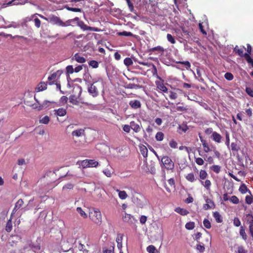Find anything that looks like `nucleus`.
<instances>
[{
	"mask_svg": "<svg viewBox=\"0 0 253 253\" xmlns=\"http://www.w3.org/2000/svg\"><path fill=\"white\" fill-rule=\"evenodd\" d=\"M89 218L96 224H100L102 221V215L97 209H92L89 212Z\"/></svg>",
	"mask_w": 253,
	"mask_h": 253,
	"instance_id": "f257e3e1",
	"label": "nucleus"
},
{
	"mask_svg": "<svg viewBox=\"0 0 253 253\" xmlns=\"http://www.w3.org/2000/svg\"><path fill=\"white\" fill-rule=\"evenodd\" d=\"M40 17L49 21L50 23L53 25H56L58 26L62 27V26H65L64 22L60 18V17L52 15L50 16L48 18L44 17L43 16L39 14Z\"/></svg>",
	"mask_w": 253,
	"mask_h": 253,
	"instance_id": "f03ea898",
	"label": "nucleus"
},
{
	"mask_svg": "<svg viewBox=\"0 0 253 253\" xmlns=\"http://www.w3.org/2000/svg\"><path fill=\"white\" fill-rule=\"evenodd\" d=\"M161 163L167 170L173 171L174 168V164L169 156L162 157Z\"/></svg>",
	"mask_w": 253,
	"mask_h": 253,
	"instance_id": "7ed1b4c3",
	"label": "nucleus"
},
{
	"mask_svg": "<svg viewBox=\"0 0 253 253\" xmlns=\"http://www.w3.org/2000/svg\"><path fill=\"white\" fill-rule=\"evenodd\" d=\"M81 166L83 168L97 167L98 162L94 160L85 159L81 161Z\"/></svg>",
	"mask_w": 253,
	"mask_h": 253,
	"instance_id": "20e7f679",
	"label": "nucleus"
},
{
	"mask_svg": "<svg viewBox=\"0 0 253 253\" xmlns=\"http://www.w3.org/2000/svg\"><path fill=\"white\" fill-rule=\"evenodd\" d=\"M62 74V72L58 70L56 72L52 74L48 77V83L50 85L56 84L57 79L59 78Z\"/></svg>",
	"mask_w": 253,
	"mask_h": 253,
	"instance_id": "39448f33",
	"label": "nucleus"
},
{
	"mask_svg": "<svg viewBox=\"0 0 253 253\" xmlns=\"http://www.w3.org/2000/svg\"><path fill=\"white\" fill-rule=\"evenodd\" d=\"M246 219L247 223L249 225L250 234L253 239V215L251 213L247 214Z\"/></svg>",
	"mask_w": 253,
	"mask_h": 253,
	"instance_id": "423d86ee",
	"label": "nucleus"
},
{
	"mask_svg": "<svg viewBox=\"0 0 253 253\" xmlns=\"http://www.w3.org/2000/svg\"><path fill=\"white\" fill-rule=\"evenodd\" d=\"M246 219L247 223L249 225L250 234L253 239V215L251 213L247 214Z\"/></svg>",
	"mask_w": 253,
	"mask_h": 253,
	"instance_id": "0eeeda50",
	"label": "nucleus"
},
{
	"mask_svg": "<svg viewBox=\"0 0 253 253\" xmlns=\"http://www.w3.org/2000/svg\"><path fill=\"white\" fill-rule=\"evenodd\" d=\"M181 36L183 37V39L185 40H188L189 41L191 37L193 36V33L191 30H190L189 29H186L184 27L181 28Z\"/></svg>",
	"mask_w": 253,
	"mask_h": 253,
	"instance_id": "6e6552de",
	"label": "nucleus"
},
{
	"mask_svg": "<svg viewBox=\"0 0 253 253\" xmlns=\"http://www.w3.org/2000/svg\"><path fill=\"white\" fill-rule=\"evenodd\" d=\"M82 30H89L91 31L94 32H99L100 31V29L97 27H93L88 26L83 21L79 22V24L78 25Z\"/></svg>",
	"mask_w": 253,
	"mask_h": 253,
	"instance_id": "1a4fd4ad",
	"label": "nucleus"
},
{
	"mask_svg": "<svg viewBox=\"0 0 253 253\" xmlns=\"http://www.w3.org/2000/svg\"><path fill=\"white\" fill-rule=\"evenodd\" d=\"M123 220L124 222H127L130 224H133L137 221V220L133 215L126 213H125V215L123 216Z\"/></svg>",
	"mask_w": 253,
	"mask_h": 253,
	"instance_id": "9d476101",
	"label": "nucleus"
},
{
	"mask_svg": "<svg viewBox=\"0 0 253 253\" xmlns=\"http://www.w3.org/2000/svg\"><path fill=\"white\" fill-rule=\"evenodd\" d=\"M206 204L203 205V209L205 210H208L211 209H214L215 207L214 202L208 197L205 198Z\"/></svg>",
	"mask_w": 253,
	"mask_h": 253,
	"instance_id": "9b49d317",
	"label": "nucleus"
},
{
	"mask_svg": "<svg viewBox=\"0 0 253 253\" xmlns=\"http://www.w3.org/2000/svg\"><path fill=\"white\" fill-rule=\"evenodd\" d=\"M87 90L89 94L93 97H97L99 95L97 88L94 85V84H91L88 87Z\"/></svg>",
	"mask_w": 253,
	"mask_h": 253,
	"instance_id": "f8f14e48",
	"label": "nucleus"
},
{
	"mask_svg": "<svg viewBox=\"0 0 253 253\" xmlns=\"http://www.w3.org/2000/svg\"><path fill=\"white\" fill-rule=\"evenodd\" d=\"M78 88L79 90V93L78 97H76L75 95H71L69 97L70 102H71L74 105H78L79 103V101L78 100V98H79V97L80 96L82 93V87L80 86H78Z\"/></svg>",
	"mask_w": 253,
	"mask_h": 253,
	"instance_id": "ddd939ff",
	"label": "nucleus"
},
{
	"mask_svg": "<svg viewBox=\"0 0 253 253\" xmlns=\"http://www.w3.org/2000/svg\"><path fill=\"white\" fill-rule=\"evenodd\" d=\"M34 98L38 103V104H34L33 105V107L34 109H37L38 110L40 111L47 107V104L48 103L47 101H45L42 104H40L38 100L36 99L35 97H34Z\"/></svg>",
	"mask_w": 253,
	"mask_h": 253,
	"instance_id": "4468645a",
	"label": "nucleus"
},
{
	"mask_svg": "<svg viewBox=\"0 0 253 253\" xmlns=\"http://www.w3.org/2000/svg\"><path fill=\"white\" fill-rule=\"evenodd\" d=\"M244 49H246L244 46L243 48H240L238 45H236L233 49V52L237 54L241 57H244L246 58L245 53H244Z\"/></svg>",
	"mask_w": 253,
	"mask_h": 253,
	"instance_id": "2eb2a0df",
	"label": "nucleus"
},
{
	"mask_svg": "<svg viewBox=\"0 0 253 253\" xmlns=\"http://www.w3.org/2000/svg\"><path fill=\"white\" fill-rule=\"evenodd\" d=\"M211 137L213 141L217 143H220L221 142V139L222 137L219 133H217L216 131H214L213 132H212V134L211 135Z\"/></svg>",
	"mask_w": 253,
	"mask_h": 253,
	"instance_id": "dca6fc26",
	"label": "nucleus"
},
{
	"mask_svg": "<svg viewBox=\"0 0 253 253\" xmlns=\"http://www.w3.org/2000/svg\"><path fill=\"white\" fill-rule=\"evenodd\" d=\"M129 104L133 109H138L141 107V104L140 101L138 100H132L129 101Z\"/></svg>",
	"mask_w": 253,
	"mask_h": 253,
	"instance_id": "f3484780",
	"label": "nucleus"
},
{
	"mask_svg": "<svg viewBox=\"0 0 253 253\" xmlns=\"http://www.w3.org/2000/svg\"><path fill=\"white\" fill-rule=\"evenodd\" d=\"M168 182L169 185H170L171 188L168 187V186L166 184L165 185V188L168 192L170 193L171 188H174L175 181L173 178H171L168 180Z\"/></svg>",
	"mask_w": 253,
	"mask_h": 253,
	"instance_id": "a211bd4d",
	"label": "nucleus"
},
{
	"mask_svg": "<svg viewBox=\"0 0 253 253\" xmlns=\"http://www.w3.org/2000/svg\"><path fill=\"white\" fill-rule=\"evenodd\" d=\"M24 204V201L22 199H20L18 200V201L16 203L14 208L13 209L12 214H14L18 210H19L20 208H21Z\"/></svg>",
	"mask_w": 253,
	"mask_h": 253,
	"instance_id": "6ab92c4d",
	"label": "nucleus"
},
{
	"mask_svg": "<svg viewBox=\"0 0 253 253\" xmlns=\"http://www.w3.org/2000/svg\"><path fill=\"white\" fill-rule=\"evenodd\" d=\"M156 84L157 86V87L160 89V90L164 92H167L168 91V88L164 85L163 83L161 82L160 81H157L156 82Z\"/></svg>",
	"mask_w": 253,
	"mask_h": 253,
	"instance_id": "aec40b11",
	"label": "nucleus"
},
{
	"mask_svg": "<svg viewBox=\"0 0 253 253\" xmlns=\"http://www.w3.org/2000/svg\"><path fill=\"white\" fill-rule=\"evenodd\" d=\"M130 126L131 128L135 132H138L141 130V127L140 126L136 123L134 121H131L130 123Z\"/></svg>",
	"mask_w": 253,
	"mask_h": 253,
	"instance_id": "412c9836",
	"label": "nucleus"
},
{
	"mask_svg": "<svg viewBox=\"0 0 253 253\" xmlns=\"http://www.w3.org/2000/svg\"><path fill=\"white\" fill-rule=\"evenodd\" d=\"M200 138L201 139V141L202 143V145H203V147L204 148V151L206 153H208V152L211 151V149L210 146L209 145L207 142L205 140L202 139L200 136Z\"/></svg>",
	"mask_w": 253,
	"mask_h": 253,
	"instance_id": "4be33fe9",
	"label": "nucleus"
},
{
	"mask_svg": "<svg viewBox=\"0 0 253 253\" xmlns=\"http://www.w3.org/2000/svg\"><path fill=\"white\" fill-rule=\"evenodd\" d=\"M73 59L80 63H84L86 61V59L84 57L80 55L79 53L75 54L73 57Z\"/></svg>",
	"mask_w": 253,
	"mask_h": 253,
	"instance_id": "5701e85b",
	"label": "nucleus"
},
{
	"mask_svg": "<svg viewBox=\"0 0 253 253\" xmlns=\"http://www.w3.org/2000/svg\"><path fill=\"white\" fill-rule=\"evenodd\" d=\"M84 134V129H79L75 130H74L72 132V135L73 136L76 137H80L81 136Z\"/></svg>",
	"mask_w": 253,
	"mask_h": 253,
	"instance_id": "b1692460",
	"label": "nucleus"
},
{
	"mask_svg": "<svg viewBox=\"0 0 253 253\" xmlns=\"http://www.w3.org/2000/svg\"><path fill=\"white\" fill-rule=\"evenodd\" d=\"M213 216L215 218V220L217 223H221L222 222V217L219 212H213Z\"/></svg>",
	"mask_w": 253,
	"mask_h": 253,
	"instance_id": "393cba45",
	"label": "nucleus"
},
{
	"mask_svg": "<svg viewBox=\"0 0 253 253\" xmlns=\"http://www.w3.org/2000/svg\"><path fill=\"white\" fill-rule=\"evenodd\" d=\"M12 216L11 214V216ZM12 229V217H10V219L8 220L5 226V230L7 232H10Z\"/></svg>",
	"mask_w": 253,
	"mask_h": 253,
	"instance_id": "a878e982",
	"label": "nucleus"
},
{
	"mask_svg": "<svg viewBox=\"0 0 253 253\" xmlns=\"http://www.w3.org/2000/svg\"><path fill=\"white\" fill-rule=\"evenodd\" d=\"M54 111L55 112V114L57 116L60 117L64 116L67 113L66 110L63 108H59L57 110H54Z\"/></svg>",
	"mask_w": 253,
	"mask_h": 253,
	"instance_id": "bb28decb",
	"label": "nucleus"
},
{
	"mask_svg": "<svg viewBox=\"0 0 253 253\" xmlns=\"http://www.w3.org/2000/svg\"><path fill=\"white\" fill-rule=\"evenodd\" d=\"M140 151L141 154L144 158L148 156V149L146 147L143 145L140 146Z\"/></svg>",
	"mask_w": 253,
	"mask_h": 253,
	"instance_id": "cd10ccee",
	"label": "nucleus"
},
{
	"mask_svg": "<svg viewBox=\"0 0 253 253\" xmlns=\"http://www.w3.org/2000/svg\"><path fill=\"white\" fill-rule=\"evenodd\" d=\"M185 178L187 181L190 182H194L196 180L195 175L193 172L187 174L185 176Z\"/></svg>",
	"mask_w": 253,
	"mask_h": 253,
	"instance_id": "c85d7f7f",
	"label": "nucleus"
},
{
	"mask_svg": "<svg viewBox=\"0 0 253 253\" xmlns=\"http://www.w3.org/2000/svg\"><path fill=\"white\" fill-rule=\"evenodd\" d=\"M249 193H250V195H247L245 197V202L248 205H251L253 204V196L251 194V192L250 190H249Z\"/></svg>",
	"mask_w": 253,
	"mask_h": 253,
	"instance_id": "c756f323",
	"label": "nucleus"
},
{
	"mask_svg": "<svg viewBox=\"0 0 253 253\" xmlns=\"http://www.w3.org/2000/svg\"><path fill=\"white\" fill-rule=\"evenodd\" d=\"M19 4V2H18V0H12L8 2L7 3H3L1 6L2 7H6L10 5H17Z\"/></svg>",
	"mask_w": 253,
	"mask_h": 253,
	"instance_id": "7c9ffc66",
	"label": "nucleus"
},
{
	"mask_svg": "<svg viewBox=\"0 0 253 253\" xmlns=\"http://www.w3.org/2000/svg\"><path fill=\"white\" fill-rule=\"evenodd\" d=\"M175 211L182 215H186L189 213V211L185 209L177 208Z\"/></svg>",
	"mask_w": 253,
	"mask_h": 253,
	"instance_id": "2f4dec72",
	"label": "nucleus"
},
{
	"mask_svg": "<svg viewBox=\"0 0 253 253\" xmlns=\"http://www.w3.org/2000/svg\"><path fill=\"white\" fill-rule=\"evenodd\" d=\"M240 235L244 240L246 241L247 240V235L246 233L245 229L243 226L240 227Z\"/></svg>",
	"mask_w": 253,
	"mask_h": 253,
	"instance_id": "473e14b6",
	"label": "nucleus"
},
{
	"mask_svg": "<svg viewBox=\"0 0 253 253\" xmlns=\"http://www.w3.org/2000/svg\"><path fill=\"white\" fill-rule=\"evenodd\" d=\"M47 88V84L44 82H41L39 84L37 90L38 91H43Z\"/></svg>",
	"mask_w": 253,
	"mask_h": 253,
	"instance_id": "72a5a7b5",
	"label": "nucleus"
},
{
	"mask_svg": "<svg viewBox=\"0 0 253 253\" xmlns=\"http://www.w3.org/2000/svg\"><path fill=\"white\" fill-rule=\"evenodd\" d=\"M201 184L206 188L207 190H209L210 189L211 183L210 180L207 179L205 182L202 181Z\"/></svg>",
	"mask_w": 253,
	"mask_h": 253,
	"instance_id": "f704fd0d",
	"label": "nucleus"
},
{
	"mask_svg": "<svg viewBox=\"0 0 253 253\" xmlns=\"http://www.w3.org/2000/svg\"><path fill=\"white\" fill-rule=\"evenodd\" d=\"M117 191L119 193V197L120 199L125 200L127 198V195L126 191H120L119 190H117Z\"/></svg>",
	"mask_w": 253,
	"mask_h": 253,
	"instance_id": "c9c22d12",
	"label": "nucleus"
},
{
	"mask_svg": "<svg viewBox=\"0 0 253 253\" xmlns=\"http://www.w3.org/2000/svg\"><path fill=\"white\" fill-rule=\"evenodd\" d=\"M239 190L242 194H245L247 192H249V190L248 189L246 185L243 183L240 186Z\"/></svg>",
	"mask_w": 253,
	"mask_h": 253,
	"instance_id": "e433bc0d",
	"label": "nucleus"
},
{
	"mask_svg": "<svg viewBox=\"0 0 253 253\" xmlns=\"http://www.w3.org/2000/svg\"><path fill=\"white\" fill-rule=\"evenodd\" d=\"M149 51L150 52H154L155 51H158L160 52H163L164 51V49L163 47L159 45V46H156V47H154L149 49Z\"/></svg>",
	"mask_w": 253,
	"mask_h": 253,
	"instance_id": "4c0bfd02",
	"label": "nucleus"
},
{
	"mask_svg": "<svg viewBox=\"0 0 253 253\" xmlns=\"http://www.w3.org/2000/svg\"><path fill=\"white\" fill-rule=\"evenodd\" d=\"M126 87L129 89H137L140 88V86L135 84L129 83L126 84Z\"/></svg>",
	"mask_w": 253,
	"mask_h": 253,
	"instance_id": "58836bf2",
	"label": "nucleus"
},
{
	"mask_svg": "<svg viewBox=\"0 0 253 253\" xmlns=\"http://www.w3.org/2000/svg\"><path fill=\"white\" fill-rule=\"evenodd\" d=\"M164 134L161 131L158 132L155 136L156 139L159 141H162L164 139Z\"/></svg>",
	"mask_w": 253,
	"mask_h": 253,
	"instance_id": "ea45409f",
	"label": "nucleus"
},
{
	"mask_svg": "<svg viewBox=\"0 0 253 253\" xmlns=\"http://www.w3.org/2000/svg\"><path fill=\"white\" fill-rule=\"evenodd\" d=\"M31 249L35 253H38L40 251L41 247L39 244L32 245L31 246Z\"/></svg>",
	"mask_w": 253,
	"mask_h": 253,
	"instance_id": "a19ab883",
	"label": "nucleus"
},
{
	"mask_svg": "<svg viewBox=\"0 0 253 253\" xmlns=\"http://www.w3.org/2000/svg\"><path fill=\"white\" fill-rule=\"evenodd\" d=\"M245 113L248 118H251L253 116V109L251 107L245 109Z\"/></svg>",
	"mask_w": 253,
	"mask_h": 253,
	"instance_id": "79ce46f5",
	"label": "nucleus"
},
{
	"mask_svg": "<svg viewBox=\"0 0 253 253\" xmlns=\"http://www.w3.org/2000/svg\"><path fill=\"white\" fill-rule=\"evenodd\" d=\"M118 35L122 36H127V37H134V35L131 32L123 31L118 33Z\"/></svg>",
	"mask_w": 253,
	"mask_h": 253,
	"instance_id": "37998d69",
	"label": "nucleus"
},
{
	"mask_svg": "<svg viewBox=\"0 0 253 253\" xmlns=\"http://www.w3.org/2000/svg\"><path fill=\"white\" fill-rule=\"evenodd\" d=\"M124 63L126 66L129 67L133 64V61L130 58L126 57L124 59Z\"/></svg>",
	"mask_w": 253,
	"mask_h": 253,
	"instance_id": "c03bdc74",
	"label": "nucleus"
},
{
	"mask_svg": "<svg viewBox=\"0 0 253 253\" xmlns=\"http://www.w3.org/2000/svg\"><path fill=\"white\" fill-rule=\"evenodd\" d=\"M77 211L80 213L81 216L84 218H86L87 217V214L83 210V209L81 207H78L77 208Z\"/></svg>",
	"mask_w": 253,
	"mask_h": 253,
	"instance_id": "a18cd8bd",
	"label": "nucleus"
},
{
	"mask_svg": "<svg viewBox=\"0 0 253 253\" xmlns=\"http://www.w3.org/2000/svg\"><path fill=\"white\" fill-rule=\"evenodd\" d=\"M211 169L216 173H218L221 170V167L218 165H213Z\"/></svg>",
	"mask_w": 253,
	"mask_h": 253,
	"instance_id": "49530a36",
	"label": "nucleus"
},
{
	"mask_svg": "<svg viewBox=\"0 0 253 253\" xmlns=\"http://www.w3.org/2000/svg\"><path fill=\"white\" fill-rule=\"evenodd\" d=\"M208 176V173L205 170L201 169L200 171L199 176L201 179H205Z\"/></svg>",
	"mask_w": 253,
	"mask_h": 253,
	"instance_id": "de8ad7c7",
	"label": "nucleus"
},
{
	"mask_svg": "<svg viewBox=\"0 0 253 253\" xmlns=\"http://www.w3.org/2000/svg\"><path fill=\"white\" fill-rule=\"evenodd\" d=\"M246 56L245 59L246 60L248 63L252 66L253 68V59L251 57V56L249 54H245Z\"/></svg>",
	"mask_w": 253,
	"mask_h": 253,
	"instance_id": "09e8293b",
	"label": "nucleus"
},
{
	"mask_svg": "<svg viewBox=\"0 0 253 253\" xmlns=\"http://www.w3.org/2000/svg\"><path fill=\"white\" fill-rule=\"evenodd\" d=\"M231 149L232 151L238 152L240 150V147L234 142L231 144Z\"/></svg>",
	"mask_w": 253,
	"mask_h": 253,
	"instance_id": "8fccbe9b",
	"label": "nucleus"
},
{
	"mask_svg": "<svg viewBox=\"0 0 253 253\" xmlns=\"http://www.w3.org/2000/svg\"><path fill=\"white\" fill-rule=\"evenodd\" d=\"M229 201L234 204H238L239 203V199L236 196H232L230 198Z\"/></svg>",
	"mask_w": 253,
	"mask_h": 253,
	"instance_id": "3c124183",
	"label": "nucleus"
},
{
	"mask_svg": "<svg viewBox=\"0 0 253 253\" xmlns=\"http://www.w3.org/2000/svg\"><path fill=\"white\" fill-rule=\"evenodd\" d=\"M195 227L194 222H189L185 224V228L188 230H192Z\"/></svg>",
	"mask_w": 253,
	"mask_h": 253,
	"instance_id": "603ef678",
	"label": "nucleus"
},
{
	"mask_svg": "<svg viewBox=\"0 0 253 253\" xmlns=\"http://www.w3.org/2000/svg\"><path fill=\"white\" fill-rule=\"evenodd\" d=\"M152 73L153 76L156 77L159 79H161V78L158 75L157 68L154 64H152Z\"/></svg>",
	"mask_w": 253,
	"mask_h": 253,
	"instance_id": "864d4df0",
	"label": "nucleus"
},
{
	"mask_svg": "<svg viewBox=\"0 0 253 253\" xmlns=\"http://www.w3.org/2000/svg\"><path fill=\"white\" fill-rule=\"evenodd\" d=\"M168 41L172 44H174L176 42L174 37L170 34H168L167 35Z\"/></svg>",
	"mask_w": 253,
	"mask_h": 253,
	"instance_id": "5fc2aeb1",
	"label": "nucleus"
},
{
	"mask_svg": "<svg viewBox=\"0 0 253 253\" xmlns=\"http://www.w3.org/2000/svg\"><path fill=\"white\" fill-rule=\"evenodd\" d=\"M49 122V118L47 116H44L40 120V123L43 124H47Z\"/></svg>",
	"mask_w": 253,
	"mask_h": 253,
	"instance_id": "6e6d98bb",
	"label": "nucleus"
},
{
	"mask_svg": "<svg viewBox=\"0 0 253 253\" xmlns=\"http://www.w3.org/2000/svg\"><path fill=\"white\" fill-rule=\"evenodd\" d=\"M224 78L228 81H232L234 78V76L232 73L227 72L225 74Z\"/></svg>",
	"mask_w": 253,
	"mask_h": 253,
	"instance_id": "4d7b16f0",
	"label": "nucleus"
},
{
	"mask_svg": "<svg viewBox=\"0 0 253 253\" xmlns=\"http://www.w3.org/2000/svg\"><path fill=\"white\" fill-rule=\"evenodd\" d=\"M204 226L207 229H210L211 227V224L209 219L205 218L203 221Z\"/></svg>",
	"mask_w": 253,
	"mask_h": 253,
	"instance_id": "13d9d810",
	"label": "nucleus"
},
{
	"mask_svg": "<svg viewBox=\"0 0 253 253\" xmlns=\"http://www.w3.org/2000/svg\"><path fill=\"white\" fill-rule=\"evenodd\" d=\"M156 250V248L153 245H150L147 247V251L149 253H155Z\"/></svg>",
	"mask_w": 253,
	"mask_h": 253,
	"instance_id": "bf43d9fd",
	"label": "nucleus"
},
{
	"mask_svg": "<svg viewBox=\"0 0 253 253\" xmlns=\"http://www.w3.org/2000/svg\"><path fill=\"white\" fill-rule=\"evenodd\" d=\"M89 66H91L93 68H96L98 67V63L95 60H91L89 63Z\"/></svg>",
	"mask_w": 253,
	"mask_h": 253,
	"instance_id": "052dcab7",
	"label": "nucleus"
},
{
	"mask_svg": "<svg viewBox=\"0 0 253 253\" xmlns=\"http://www.w3.org/2000/svg\"><path fill=\"white\" fill-rule=\"evenodd\" d=\"M66 72H67V73L68 74H73L74 72V69L73 68V66H72V65L67 66L66 67Z\"/></svg>",
	"mask_w": 253,
	"mask_h": 253,
	"instance_id": "680f3d73",
	"label": "nucleus"
},
{
	"mask_svg": "<svg viewBox=\"0 0 253 253\" xmlns=\"http://www.w3.org/2000/svg\"><path fill=\"white\" fill-rule=\"evenodd\" d=\"M204 159L209 164H212L214 163L213 158L211 156L208 157L207 155H205Z\"/></svg>",
	"mask_w": 253,
	"mask_h": 253,
	"instance_id": "e2e57ef3",
	"label": "nucleus"
},
{
	"mask_svg": "<svg viewBox=\"0 0 253 253\" xmlns=\"http://www.w3.org/2000/svg\"><path fill=\"white\" fill-rule=\"evenodd\" d=\"M233 224L234 226L239 227L241 225V221L238 217H235L233 220Z\"/></svg>",
	"mask_w": 253,
	"mask_h": 253,
	"instance_id": "0e129e2a",
	"label": "nucleus"
},
{
	"mask_svg": "<svg viewBox=\"0 0 253 253\" xmlns=\"http://www.w3.org/2000/svg\"><path fill=\"white\" fill-rule=\"evenodd\" d=\"M195 162H196V164L199 166H202L204 163V161L203 159L200 157L196 158Z\"/></svg>",
	"mask_w": 253,
	"mask_h": 253,
	"instance_id": "69168bd1",
	"label": "nucleus"
},
{
	"mask_svg": "<svg viewBox=\"0 0 253 253\" xmlns=\"http://www.w3.org/2000/svg\"><path fill=\"white\" fill-rule=\"evenodd\" d=\"M237 249L238 253H247V251L242 246H239Z\"/></svg>",
	"mask_w": 253,
	"mask_h": 253,
	"instance_id": "338daca9",
	"label": "nucleus"
},
{
	"mask_svg": "<svg viewBox=\"0 0 253 253\" xmlns=\"http://www.w3.org/2000/svg\"><path fill=\"white\" fill-rule=\"evenodd\" d=\"M246 91L248 95L253 97V90L251 87H246Z\"/></svg>",
	"mask_w": 253,
	"mask_h": 253,
	"instance_id": "774afa93",
	"label": "nucleus"
}]
</instances>
